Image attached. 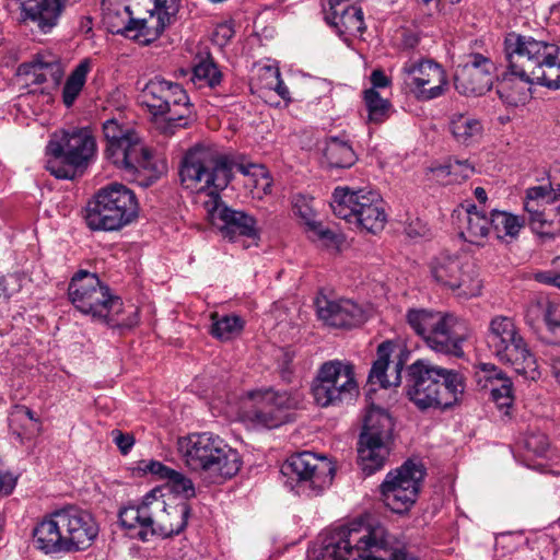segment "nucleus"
<instances>
[{"instance_id":"56","label":"nucleus","mask_w":560,"mask_h":560,"mask_svg":"<svg viewBox=\"0 0 560 560\" xmlns=\"http://www.w3.org/2000/svg\"><path fill=\"white\" fill-rule=\"evenodd\" d=\"M118 315L119 314H114L113 315V318L114 320L109 322V323H106L107 325H117V326H120V327H127V328H131L133 326H136L138 323H139V311L138 308H133L132 312L129 314V316L125 319H119L118 318Z\"/></svg>"},{"instance_id":"28","label":"nucleus","mask_w":560,"mask_h":560,"mask_svg":"<svg viewBox=\"0 0 560 560\" xmlns=\"http://www.w3.org/2000/svg\"><path fill=\"white\" fill-rule=\"evenodd\" d=\"M560 198L551 184L529 187L526 190L525 210L530 214V224L533 230L540 234H547L545 225L547 220L541 207L550 205Z\"/></svg>"},{"instance_id":"8","label":"nucleus","mask_w":560,"mask_h":560,"mask_svg":"<svg viewBox=\"0 0 560 560\" xmlns=\"http://www.w3.org/2000/svg\"><path fill=\"white\" fill-rule=\"evenodd\" d=\"M486 340L490 351L501 363L511 365L526 380L535 381L539 377L535 355L512 317L493 316L489 322Z\"/></svg>"},{"instance_id":"62","label":"nucleus","mask_w":560,"mask_h":560,"mask_svg":"<svg viewBox=\"0 0 560 560\" xmlns=\"http://www.w3.org/2000/svg\"><path fill=\"white\" fill-rule=\"evenodd\" d=\"M474 194L479 202L485 203L487 201V192L482 187H476Z\"/></svg>"},{"instance_id":"21","label":"nucleus","mask_w":560,"mask_h":560,"mask_svg":"<svg viewBox=\"0 0 560 560\" xmlns=\"http://www.w3.org/2000/svg\"><path fill=\"white\" fill-rule=\"evenodd\" d=\"M495 66L490 57L471 52L458 65L454 74L456 91L466 96H480L490 91Z\"/></svg>"},{"instance_id":"19","label":"nucleus","mask_w":560,"mask_h":560,"mask_svg":"<svg viewBox=\"0 0 560 560\" xmlns=\"http://www.w3.org/2000/svg\"><path fill=\"white\" fill-rule=\"evenodd\" d=\"M404 85L420 101H430L444 94L446 73L431 59H409L401 68Z\"/></svg>"},{"instance_id":"27","label":"nucleus","mask_w":560,"mask_h":560,"mask_svg":"<svg viewBox=\"0 0 560 560\" xmlns=\"http://www.w3.org/2000/svg\"><path fill=\"white\" fill-rule=\"evenodd\" d=\"M535 84L530 74L523 77L520 70L509 69L501 74L497 92L499 97L509 106L525 104L530 97V86Z\"/></svg>"},{"instance_id":"42","label":"nucleus","mask_w":560,"mask_h":560,"mask_svg":"<svg viewBox=\"0 0 560 560\" xmlns=\"http://www.w3.org/2000/svg\"><path fill=\"white\" fill-rule=\"evenodd\" d=\"M432 172L438 178L451 177L450 182H458L469 178L475 173V167L468 160L451 158L445 164L433 167Z\"/></svg>"},{"instance_id":"44","label":"nucleus","mask_w":560,"mask_h":560,"mask_svg":"<svg viewBox=\"0 0 560 560\" xmlns=\"http://www.w3.org/2000/svg\"><path fill=\"white\" fill-rule=\"evenodd\" d=\"M475 380L480 389L491 394L492 387H500L504 380L510 378L494 364L482 363L475 373Z\"/></svg>"},{"instance_id":"31","label":"nucleus","mask_w":560,"mask_h":560,"mask_svg":"<svg viewBox=\"0 0 560 560\" xmlns=\"http://www.w3.org/2000/svg\"><path fill=\"white\" fill-rule=\"evenodd\" d=\"M389 351L388 343H381L377 348V359L374 361L369 374V383L371 385L378 384L382 388L390 386H398L401 382L402 362L398 361L393 368V373L387 375L386 371L389 366Z\"/></svg>"},{"instance_id":"6","label":"nucleus","mask_w":560,"mask_h":560,"mask_svg":"<svg viewBox=\"0 0 560 560\" xmlns=\"http://www.w3.org/2000/svg\"><path fill=\"white\" fill-rule=\"evenodd\" d=\"M464 390V376L455 370L427 360H417L408 368L406 393L422 411L451 408L460 400Z\"/></svg>"},{"instance_id":"24","label":"nucleus","mask_w":560,"mask_h":560,"mask_svg":"<svg viewBox=\"0 0 560 560\" xmlns=\"http://www.w3.org/2000/svg\"><path fill=\"white\" fill-rule=\"evenodd\" d=\"M380 197L378 191L369 187H337L332 192L330 206L336 217L352 223V220Z\"/></svg>"},{"instance_id":"25","label":"nucleus","mask_w":560,"mask_h":560,"mask_svg":"<svg viewBox=\"0 0 560 560\" xmlns=\"http://www.w3.org/2000/svg\"><path fill=\"white\" fill-rule=\"evenodd\" d=\"M152 503L155 511L153 512L154 536L166 538L178 535L185 529L191 512L187 502L165 504L163 500H159L154 495Z\"/></svg>"},{"instance_id":"34","label":"nucleus","mask_w":560,"mask_h":560,"mask_svg":"<svg viewBox=\"0 0 560 560\" xmlns=\"http://www.w3.org/2000/svg\"><path fill=\"white\" fill-rule=\"evenodd\" d=\"M530 77L535 84L560 89V47L555 45L553 50H550L536 69L530 71Z\"/></svg>"},{"instance_id":"26","label":"nucleus","mask_w":560,"mask_h":560,"mask_svg":"<svg viewBox=\"0 0 560 560\" xmlns=\"http://www.w3.org/2000/svg\"><path fill=\"white\" fill-rule=\"evenodd\" d=\"M154 494L148 493L138 505H131L122 509L119 513V520L124 527L138 529L137 536L142 541H148L154 536L153 523V503Z\"/></svg>"},{"instance_id":"46","label":"nucleus","mask_w":560,"mask_h":560,"mask_svg":"<svg viewBox=\"0 0 560 560\" xmlns=\"http://www.w3.org/2000/svg\"><path fill=\"white\" fill-rule=\"evenodd\" d=\"M168 483L171 485L174 492L182 494L186 499L195 497V487L190 478L185 476L183 472L175 470Z\"/></svg>"},{"instance_id":"45","label":"nucleus","mask_w":560,"mask_h":560,"mask_svg":"<svg viewBox=\"0 0 560 560\" xmlns=\"http://www.w3.org/2000/svg\"><path fill=\"white\" fill-rule=\"evenodd\" d=\"M544 320L552 335L551 342L560 343V304L548 301L544 308Z\"/></svg>"},{"instance_id":"22","label":"nucleus","mask_w":560,"mask_h":560,"mask_svg":"<svg viewBox=\"0 0 560 560\" xmlns=\"http://www.w3.org/2000/svg\"><path fill=\"white\" fill-rule=\"evenodd\" d=\"M318 319L337 329H352L366 320L364 308L350 299L331 300L319 295L315 300Z\"/></svg>"},{"instance_id":"53","label":"nucleus","mask_w":560,"mask_h":560,"mask_svg":"<svg viewBox=\"0 0 560 560\" xmlns=\"http://www.w3.org/2000/svg\"><path fill=\"white\" fill-rule=\"evenodd\" d=\"M112 435H113V441L115 442V444L117 445V447L119 448V451L126 455L129 453V451L131 450V447L133 446L135 444V438L132 434H129V433H122L121 431L119 430H114L112 432Z\"/></svg>"},{"instance_id":"30","label":"nucleus","mask_w":560,"mask_h":560,"mask_svg":"<svg viewBox=\"0 0 560 560\" xmlns=\"http://www.w3.org/2000/svg\"><path fill=\"white\" fill-rule=\"evenodd\" d=\"M459 236L475 245H482L490 233V217L483 211L478 210L477 206L469 205L462 211H458Z\"/></svg>"},{"instance_id":"37","label":"nucleus","mask_w":560,"mask_h":560,"mask_svg":"<svg viewBox=\"0 0 560 560\" xmlns=\"http://www.w3.org/2000/svg\"><path fill=\"white\" fill-rule=\"evenodd\" d=\"M191 81L198 89L217 91L222 86L223 73L213 59L207 57L195 65Z\"/></svg>"},{"instance_id":"3","label":"nucleus","mask_w":560,"mask_h":560,"mask_svg":"<svg viewBox=\"0 0 560 560\" xmlns=\"http://www.w3.org/2000/svg\"><path fill=\"white\" fill-rule=\"evenodd\" d=\"M392 548L386 528L370 516H361L332 529L323 540L322 560H385L370 553ZM389 560H417L405 550L395 549Z\"/></svg>"},{"instance_id":"57","label":"nucleus","mask_w":560,"mask_h":560,"mask_svg":"<svg viewBox=\"0 0 560 560\" xmlns=\"http://www.w3.org/2000/svg\"><path fill=\"white\" fill-rule=\"evenodd\" d=\"M16 486V477L10 472L0 471V492L10 494Z\"/></svg>"},{"instance_id":"59","label":"nucleus","mask_w":560,"mask_h":560,"mask_svg":"<svg viewBox=\"0 0 560 560\" xmlns=\"http://www.w3.org/2000/svg\"><path fill=\"white\" fill-rule=\"evenodd\" d=\"M272 74L276 79V85L273 89L277 92V94L287 102L291 101L289 89L282 81L279 70H275Z\"/></svg>"},{"instance_id":"11","label":"nucleus","mask_w":560,"mask_h":560,"mask_svg":"<svg viewBox=\"0 0 560 560\" xmlns=\"http://www.w3.org/2000/svg\"><path fill=\"white\" fill-rule=\"evenodd\" d=\"M406 322L433 351L462 357L466 336L458 331L459 322L452 315L428 308H410Z\"/></svg>"},{"instance_id":"55","label":"nucleus","mask_w":560,"mask_h":560,"mask_svg":"<svg viewBox=\"0 0 560 560\" xmlns=\"http://www.w3.org/2000/svg\"><path fill=\"white\" fill-rule=\"evenodd\" d=\"M27 419L30 421H37L35 413L26 406H15L11 412L10 421L14 423L20 420Z\"/></svg>"},{"instance_id":"35","label":"nucleus","mask_w":560,"mask_h":560,"mask_svg":"<svg viewBox=\"0 0 560 560\" xmlns=\"http://www.w3.org/2000/svg\"><path fill=\"white\" fill-rule=\"evenodd\" d=\"M450 131L454 140L470 145L481 136L483 127L480 120L468 114L455 113L450 118Z\"/></svg>"},{"instance_id":"16","label":"nucleus","mask_w":560,"mask_h":560,"mask_svg":"<svg viewBox=\"0 0 560 560\" xmlns=\"http://www.w3.org/2000/svg\"><path fill=\"white\" fill-rule=\"evenodd\" d=\"M424 474L423 466L412 460L387 472L380 486L384 504L395 513L409 511L417 501Z\"/></svg>"},{"instance_id":"48","label":"nucleus","mask_w":560,"mask_h":560,"mask_svg":"<svg viewBox=\"0 0 560 560\" xmlns=\"http://www.w3.org/2000/svg\"><path fill=\"white\" fill-rule=\"evenodd\" d=\"M311 201V198L303 195L294 196L292 201L293 212L302 219L305 225L315 219V211Z\"/></svg>"},{"instance_id":"58","label":"nucleus","mask_w":560,"mask_h":560,"mask_svg":"<svg viewBox=\"0 0 560 560\" xmlns=\"http://www.w3.org/2000/svg\"><path fill=\"white\" fill-rule=\"evenodd\" d=\"M371 89H383L389 85V78L380 69H375L371 73Z\"/></svg>"},{"instance_id":"17","label":"nucleus","mask_w":560,"mask_h":560,"mask_svg":"<svg viewBox=\"0 0 560 560\" xmlns=\"http://www.w3.org/2000/svg\"><path fill=\"white\" fill-rule=\"evenodd\" d=\"M281 471L295 480L300 490L318 494L331 483L335 468L325 457H318L312 452H302L291 455Z\"/></svg>"},{"instance_id":"63","label":"nucleus","mask_w":560,"mask_h":560,"mask_svg":"<svg viewBox=\"0 0 560 560\" xmlns=\"http://www.w3.org/2000/svg\"><path fill=\"white\" fill-rule=\"evenodd\" d=\"M81 27L82 28H86V33L91 32L92 31V21L90 18H84L81 22Z\"/></svg>"},{"instance_id":"49","label":"nucleus","mask_w":560,"mask_h":560,"mask_svg":"<svg viewBox=\"0 0 560 560\" xmlns=\"http://www.w3.org/2000/svg\"><path fill=\"white\" fill-rule=\"evenodd\" d=\"M141 469L144 472H149L153 476H156L161 480H166L168 482L170 478H172L173 474L175 472V469L164 465L163 463L159 460H143L141 463Z\"/></svg>"},{"instance_id":"4","label":"nucleus","mask_w":560,"mask_h":560,"mask_svg":"<svg viewBox=\"0 0 560 560\" xmlns=\"http://www.w3.org/2000/svg\"><path fill=\"white\" fill-rule=\"evenodd\" d=\"M177 451L191 472L213 483L231 479L242 466L238 452L212 432L191 433L178 438Z\"/></svg>"},{"instance_id":"39","label":"nucleus","mask_w":560,"mask_h":560,"mask_svg":"<svg viewBox=\"0 0 560 560\" xmlns=\"http://www.w3.org/2000/svg\"><path fill=\"white\" fill-rule=\"evenodd\" d=\"M523 224L524 221L520 217L510 212L500 210L490 212V231H493L498 238L515 237Z\"/></svg>"},{"instance_id":"43","label":"nucleus","mask_w":560,"mask_h":560,"mask_svg":"<svg viewBox=\"0 0 560 560\" xmlns=\"http://www.w3.org/2000/svg\"><path fill=\"white\" fill-rule=\"evenodd\" d=\"M211 334L213 337L221 340H229L243 329L244 323L240 316L224 315L219 317L217 314L212 315Z\"/></svg>"},{"instance_id":"10","label":"nucleus","mask_w":560,"mask_h":560,"mask_svg":"<svg viewBox=\"0 0 560 560\" xmlns=\"http://www.w3.org/2000/svg\"><path fill=\"white\" fill-rule=\"evenodd\" d=\"M139 214L135 192L122 184L101 188L89 201L86 225L93 231H116L130 224Z\"/></svg>"},{"instance_id":"51","label":"nucleus","mask_w":560,"mask_h":560,"mask_svg":"<svg viewBox=\"0 0 560 560\" xmlns=\"http://www.w3.org/2000/svg\"><path fill=\"white\" fill-rule=\"evenodd\" d=\"M234 33L235 31L232 22H222L215 26L212 39L217 45L223 47L234 36Z\"/></svg>"},{"instance_id":"33","label":"nucleus","mask_w":560,"mask_h":560,"mask_svg":"<svg viewBox=\"0 0 560 560\" xmlns=\"http://www.w3.org/2000/svg\"><path fill=\"white\" fill-rule=\"evenodd\" d=\"M103 23L112 34L129 37L132 32V13L130 7L119 1H102Z\"/></svg>"},{"instance_id":"23","label":"nucleus","mask_w":560,"mask_h":560,"mask_svg":"<svg viewBox=\"0 0 560 560\" xmlns=\"http://www.w3.org/2000/svg\"><path fill=\"white\" fill-rule=\"evenodd\" d=\"M328 5L324 12L325 22L351 46L352 39L360 37L366 30L362 9L347 0H329Z\"/></svg>"},{"instance_id":"32","label":"nucleus","mask_w":560,"mask_h":560,"mask_svg":"<svg viewBox=\"0 0 560 560\" xmlns=\"http://www.w3.org/2000/svg\"><path fill=\"white\" fill-rule=\"evenodd\" d=\"M174 21L170 20L156 11H150L148 18L132 20V32L129 39L136 40L142 45H149L158 39L164 30L170 26Z\"/></svg>"},{"instance_id":"61","label":"nucleus","mask_w":560,"mask_h":560,"mask_svg":"<svg viewBox=\"0 0 560 560\" xmlns=\"http://www.w3.org/2000/svg\"><path fill=\"white\" fill-rule=\"evenodd\" d=\"M551 369L553 376L560 385V358L552 359Z\"/></svg>"},{"instance_id":"14","label":"nucleus","mask_w":560,"mask_h":560,"mask_svg":"<svg viewBox=\"0 0 560 560\" xmlns=\"http://www.w3.org/2000/svg\"><path fill=\"white\" fill-rule=\"evenodd\" d=\"M430 273L438 285L458 298L470 299L481 293L478 269L467 255L441 253L431 260Z\"/></svg>"},{"instance_id":"36","label":"nucleus","mask_w":560,"mask_h":560,"mask_svg":"<svg viewBox=\"0 0 560 560\" xmlns=\"http://www.w3.org/2000/svg\"><path fill=\"white\" fill-rule=\"evenodd\" d=\"M324 159L330 167H351L357 161V154L349 143L339 137H330L325 142Z\"/></svg>"},{"instance_id":"12","label":"nucleus","mask_w":560,"mask_h":560,"mask_svg":"<svg viewBox=\"0 0 560 560\" xmlns=\"http://www.w3.org/2000/svg\"><path fill=\"white\" fill-rule=\"evenodd\" d=\"M394 422L390 415L372 406L364 417L358 442V464L365 476L382 469L389 456Z\"/></svg>"},{"instance_id":"13","label":"nucleus","mask_w":560,"mask_h":560,"mask_svg":"<svg viewBox=\"0 0 560 560\" xmlns=\"http://www.w3.org/2000/svg\"><path fill=\"white\" fill-rule=\"evenodd\" d=\"M72 305L82 314L102 323L114 320V314L122 311V301L110 293L109 287L96 273L79 270L68 287Z\"/></svg>"},{"instance_id":"2","label":"nucleus","mask_w":560,"mask_h":560,"mask_svg":"<svg viewBox=\"0 0 560 560\" xmlns=\"http://www.w3.org/2000/svg\"><path fill=\"white\" fill-rule=\"evenodd\" d=\"M98 533L91 512L68 505L43 517L33 529V540L45 555H67L88 550Z\"/></svg>"},{"instance_id":"1","label":"nucleus","mask_w":560,"mask_h":560,"mask_svg":"<svg viewBox=\"0 0 560 560\" xmlns=\"http://www.w3.org/2000/svg\"><path fill=\"white\" fill-rule=\"evenodd\" d=\"M234 163L226 155L210 148L197 145L182 160L179 178L184 188L192 192H207L203 201L207 218L222 236L235 241L240 236H258L257 221L250 214L228 207L219 192L233 178Z\"/></svg>"},{"instance_id":"60","label":"nucleus","mask_w":560,"mask_h":560,"mask_svg":"<svg viewBox=\"0 0 560 560\" xmlns=\"http://www.w3.org/2000/svg\"><path fill=\"white\" fill-rule=\"evenodd\" d=\"M556 273L551 272V271H542V272H538L535 275V279L540 282V283H545V284H551L553 285V280L552 278L555 277Z\"/></svg>"},{"instance_id":"9","label":"nucleus","mask_w":560,"mask_h":560,"mask_svg":"<svg viewBox=\"0 0 560 560\" xmlns=\"http://www.w3.org/2000/svg\"><path fill=\"white\" fill-rule=\"evenodd\" d=\"M139 102L154 117H164V132L185 128L194 120V105L182 84L162 77L150 79L140 90Z\"/></svg>"},{"instance_id":"5","label":"nucleus","mask_w":560,"mask_h":560,"mask_svg":"<svg viewBox=\"0 0 560 560\" xmlns=\"http://www.w3.org/2000/svg\"><path fill=\"white\" fill-rule=\"evenodd\" d=\"M103 133L107 141L106 159L129 180L148 187L159 178L151 150L132 127L112 118L104 121Z\"/></svg>"},{"instance_id":"50","label":"nucleus","mask_w":560,"mask_h":560,"mask_svg":"<svg viewBox=\"0 0 560 560\" xmlns=\"http://www.w3.org/2000/svg\"><path fill=\"white\" fill-rule=\"evenodd\" d=\"M308 232L311 233L310 237L313 240L323 241L326 244L332 243L336 238L335 233L325 228L320 222H317L315 219L306 224Z\"/></svg>"},{"instance_id":"64","label":"nucleus","mask_w":560,"mask_h":560,"mask_svg":"<svg viewBox=\"0 0 560 560\" xmlns=\"http://www.w3.org/2000/svg\"><path fill=\"white\" fill-rule=\"evenodd\" d=\"M271 183L268 177H264L262 194L267 195L270 192Z\"/></svg>"},{"instance_id":"7","label":"nucleus","mask_w":560,"mask_h":560,"mask_svg":"<svg viewBox=\"0 0 560 560\" xmlns=\"http://www.w3.org/2000/svg\"><path fill=\"white\" fill-rule=\"evenodd\" d=\"M96 139L90 127H73L51 133L46 145V170L56 178L73 179L96 159Z\"/></svg>"},{"instance_id":"18","label":"nucleus","mask_w":560,"mask_h":560,"mask_svg":"<svg viewBox=\"0 0 560 560\" xmlns=\"http://www.w3.org/2000/svg\"><path fill=\"white\" fill-rule=\"evenodd\" d=\"M253 406L246 411V419L255 425L275 429L291 421L292 411L300 398L289 392L271 388L252 395Z\"/></svg>"},{"instance_id":"38","label":"nucleus","mask_w":560,"mask_h":560,"mask_svg":"<svg viewBox=\"0 0 560 560\" xmlns=\"http://www.w3.org/2000/svg\"><path fill=\"white\" fill-rule=\"evenodd\" d=\"M91 71L90 59L81 60L67 78L62 89V102L66 107H71L82 92L88 74Z\"/></svg>"},{"instance_id":"20","label":"nucleus","mask_w":560,"mask_h":560,"mask_svg":"<svg viewBox=\"0 0 560 560\" xmlns=\"http://www.w3.org/2000/svg\"><path fill=\"white\" fill-rule=\"evenodd\" d=\"M556 44L539 40L530 35L510 32L503 40V54L509 69L520 70L523 77H528L541 59L553 50Z\"/></svg>"},{"instance_id":"52","label":"nucleus","mask_w":560,"mask_h":560,"mask_svg":"<svg viewBox=\"0 0 560 560\" xmlns=\"http://www.w3.org/2000/svg\"><path fill=\"white\" fill-rule=\"evenodd\" d=\"M182 0H154V11L175 21Z\"/></svg>"},{"instance_id":"47","label":"nucleus","mask_w":560,"mask_h":560,"mask_svg":"<svg viewBox=\"0 0 560 560\" xmlns=\"http://www.w3.org/2000/svg\"><path fill=\"white\" fill-rule=\"evenodd\" d=\"M490 397L500 409L510 408L513 402L511 380H504L500 387H492Z\"/></svg>"},{"instance_id":"41","label":"nucleus","mask_w":560,"mask_h":560,"mask_svg":"<svg viewBox=\"0 0 560 560\" xmlns=\"http://www.w3.org/2000/svg\"><path fill=\"white\" fill-rule=\"evenodd\" d=\"M363 100L370 122L382 124L389 118L392 105L389 101L383 98L376 90H365Z\"/></svg>"},{"instance_id":"40","label":"nucleus","mask_w":560,"mask_h":560,"mask_svg":"<svg viewBox=\"0 0 560 560\" xmlns=\"http://www.w3.org/2000/svg\"><path fill=\"white\" fill-rule=\"evenodd\" d=\"M386 220L384 201L380 197L376 202L374 201L371 206L366 207L352 222L363 230L375 234L384 229Z\"/></svg>"},{"instance_id":"15","label":"nucleus","mask_w":560,"mask_h":560,"mask_svg":"<svg viewBox=\"0 0 560 560\" xmlns=\"http://www.w3.org/2000/svg\"><path fill=\"white\" fill-rule=\"evenodd\" d=\"M358 394L353 365L339 360L325 362L312 385L314 400L323 408L350 402Z\"/></svg>"},{"instance_id":"54","label":"nucleus","mask_w":560,"mask_h":560,"mask_svg":"<svg viewBox=\"0 0 560 560\" xmlns=\"http://www.w3.org/2000/svg\"><path fill=\"white\" fill-rule=\"evenodd\" d=\"M526 445L538 456H544L548 450L549 442L545 435H533L526 441Z\"/></svg>"},{"instance_id":"29","label":"nucleus","mask_w":560,"mask_h":560,"mask_svg":"<svg viewBox=\"0 0 560 560\" xmlns=\"http://www.w3.org/2000/svg\"><path fill=\"white\" fill-rule=\"evenodd\" d=\"M24 20L33 22L40 32H50L62 12L60 0H25L22 3Z\"/></svg>"}]
</instances>
